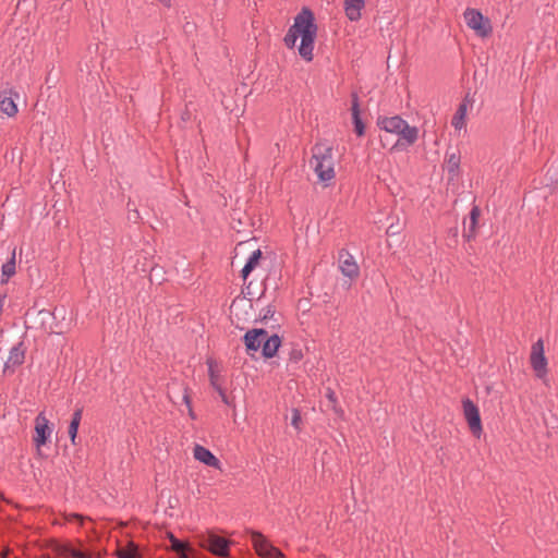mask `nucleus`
I'll list each match as a JSON object with an SVG mask.
<instances>
[{"mask_svg": "<svg viewBox=\"0 0 558 558\" xmlns=\"http://www.w3.org/2000/svg\"><path fill=\"white\" fill-rule=\"evenodd\" d=\"M219 396H220V398H221V400H222V402H223L225 404H227V405H229V404H230L229 399H228V397H227V395H226V392H225V391H220V395H219Z\"/></svg>", "mask_w": 558, "mask_h": 558, "instance_id": "31", "label": "nucleus"}, {"mask_svg": "<svg viewBox=\"0 0 558 558\" xmlns=\"http://www.w3.org/2000/svg\"><path fill=\"white\" fill-rule=\"evenodd\" d=\"M310 166L318 181L326 186L329 185L336 175L332 148L327 144H316L312 148Z\"/></svg>", "mask_w": 558, "mask_h": 558, "instance_id": "3", "label": "nucleus"}, {"mask_svg": "<svg viewBox=\"0 0 558 558\" xmlns=\"http://www.w3.org/2000/svg\"><path fill=\"white\" fill-rule=\"evenodd\" d=\"M159 2H161L162 4H165L166 7H170V3H171V0H158Z\"/></svg>", "mask_w": 558, "mask_h": 558, "instance_id": "34", "label": "nucleus"}, {"mask_svg": "<svg viewBox=\"0 0 558 558\" xmlns=\"http://www.w3.org/2000/svg\"><path fill=\"white\" fill-rule=\"evenodd\" d=\"M267 337L265 329H252L244 335V343L248 351L260 349L264 339Z\"/></svg>", "mask_w": 558, "mask_h": 558, "instance_id": "14", "label": "nucleus"}, {"mask_svg": "<svg viewBox=\"0 0 558 558\" xmlns=\"http://www.w3.org/2000/svg\"><path fill=\"white\" fill-rule=\"evenodd\" d=\"M69 555L72 557V558H87V555L78 549H75V548H71L69 549Z\"/></svg>", "mask_w": 558, "mask_h": 558, "instance_id": "28", "label": "nucleus"}, {"mask_svg": "<svg viewBox=\"0 0 558 558\" xmlns=\"http://www.w3.org/2000/svg\"><path fill=\"white\" fill-rule=\"evenodd\" d=\"M214 389L220 395V391H225L219 384L213 385Z\"/></svg>", "mask_w": 558, "mask_h": 558, "instance_id": "33", "label": "nucleus"}, {"mask_svg": "<svg viewBox=\"0 0 558 558\" xmlns=\"http://www.w3.org/2000/svg\"><path fill=\"white\" fill-rule=\"evenodd\" d=\"M447 169L450 173H456L460 166V156L457 153H447Z\"/></svg>", "mask_w": 558, "mask_h": 558, "instance_id": "24", "label": "nucleus"}, {"mask_svg": "<svg viewBox=\"0 0 558 558\" xmlns=\"http://www.w3.org/2000/svg\"><path fill=\"white\" fill-rule=\"evenodd\" d=\"M531 367L535 373V376L538 379H542L544 384H547V373H548V362L544 354V342L542 339H538L533 343L531 355H530Z\"/></svg>", "mask_w": 558, "mask_h": 558, "instance_id": "4", "label": "nucleus"}, {"mask_svg": "<svg viewBox=\"0 0 558 558\" xmlns=\"http://www.w3.org/2000/svg\"><path fill=\"white\" fill-rule=\"evenodd\" d=\"M251 541L257 554L264 558H282L283 554L272 546L266 537L259 533L252 531Z\"/></svg>", "mask_w": 558, "mask_h": 558, "instance_id": "7", "label": "nucleus"}, {"mask_svg": "<svg viewBox=\"0 0 558 558\" xmlns=\"http://www.w3.org/2000/svg\"><path fill=\"white\" fill-rule=\"evenodd\" d=\"M269 315H270V316H272V315H274V312H271L270 310H268V311L266 312V314L264 315V318H268V316H269Z\"/></svg>", "mask_w": 558, "mask_h": 558, "instance_id": "36", "label": "nucleus"}, {"mask_svg": "<svg viewBox=\"0 0 558 558\" xmlns=\"http://www.w3.org/2000/svg\"><path fill=\"white\" fill-rule=\"evenodd\" d=\"M16 248L14 247L11 257L1 267V283H7L16 272Z\"/></svg>", "mask_w": 558, "mask_h": 558, "instance_id": "18", "label": "nucleus"}, {"mask_svg": "<svg viewBox=\"0 0 558 558\" xmlns=\"http://www.w3.org/2000/svg\"><path fill=\"white\" fill-rule=\"evenodd\" d=\"M303 359V351L299 345H293L289 351V363L299 364Z\"/></svg>", "mask_w": 558, "mask_h": 558, "instance_id": "26", "label": "nucleus"}, {"mask_svg": "<svg viewBox=\"0 0 558 558\" xmlns=\"http://www.w3.org/2000/svg\"><path fill=\"white\" fill-rule=\"evenodd\" d=\"M339 268L342 275L350 279L356 278L360 272L353 255L347 251H341L339 254Z\"/></svg>", "mask_w": 558, "mask_h": 558, "instance_id": "12", "label": "nucleus"}, {"mask_svg": "<svg viewBox=\"0 0 558 558\" xmlns=\"http://www.w3.org/2000/svg\"><path fill=\"white\" fill-rule=\"evenodd\" d=\"M380 130L387 133L399 135L400 138L392 146V149H403L413 145L418 138V129L411 126L400 116L380 117L377 120Z\"/></svg>", "mask_w": 558, "mask_h": 558, "instance_id": "2", "label": "nucleus"}, {"mask_svg": "<svg viewBox=\"0 0 558 558\" xmlns=\"http://www.w3.org/2000/svg\"><path fill=\"white\" fill-rule=\"evenodd\" d=\"M193 456L197 461L204 463L207 466L215 469L220 468L219 459L209 449L202 445H195L193 449Z\"/></svg>", "mask_w": 558, "mask_h": 558, "instance_id": "13", "label": "nucleus"}, {"mask_svg": "<svg viewBox=\"0 0 558 558\" xmlns=\"http://www.w3.org/2000/svg\"><path fill=\"white\" fill-rule=\"evenodd\" d=\"M20 93L14 87H4L0 90V111L8 118H13L19 112Z\"/></svg>", "mask_w": 558, "mask_h": 558, "instance_id": "6", "label": "nucleus"}, {"mask_svg": "<svg viewBox=\"0 0 558 558\" xmlns=\"http://www.w3.org/2000/svg\"><path fill=\"white\" fill-rule=\"evenodd\" d=\"M25 353L26 348L24 343L21 341L13 345L9 352V356L4 363V372L11 371L14 372V369L22 365L25 360Z\"/></svg>", "mask_w": 558, "mask_h": 558, "instance_id": "11", "label": "nucleus"}, {"mask_svg": "<svg viewBox=\"0 0 558 558\" xmlns=\"http://www.w3.org/2000/svg\"><path fill=\"white\" fill-rule=\"evenodd\" d=\"M118 558H141V555L137 551V548L130 544L126 547H121L117 551Z\"/></svg>", "mask_w": 558, "mask_h": 558, "instance_id": "23", "label": "nucleus"}, {"mask_svg": "<svg viewBox=\"0 0 558 558\" xmlns=\"http://www.w3.org/2000/svg\"><path fill=\"white\" fill-rule=\"evenodd\" d=\"M462 405L464 417L468 421L471 432L474 436L480 437L482 433V423L478 408L470 399L463 400Z\"/></svg>", "mask_w": 558, "mask_h": 558, "instance_id": "8", "label": "nucleus"}, {"mask_svg": "<svg viewBox=\"0 0 558 558\" xmlns=\"http://www.w3.org/2000/svg\"><path fill=\"white\" fill-rule=\"evenodd\" d=\"M4 299H5V295H0V313H1V312H2V310H3Z\"/></svg>", "mask_w": 558, "mask_h": 558, "instance_id": "32", "label": "nucleus"}, {"mask_svg": "<svg viewBox=\"0 0 558 558\" xmlns=\"http://www.w3.org/2000/svg\"><path fill=\"white\" fill-rule=\"evenodd\" d=\"M230 542L216 534H208L203 541L202 546L217 556L226 557L229 555Z\"/></svg>", "mask_w": 558, "mask_h": 558, "instance_id": "10", "label": "nucleus"}, {"mask_svg": "<svg viewBox=\"0 0 558 558\" xmlns=\"http://www.w3.org/2000/svg\"><path fill=\"white\" fill-rule=\"evenodd\" d=\"M208 374L211 386L218 384V375L216 374L211 362H208Z\"/></svg>", "mask_w": 558, "mask_h": 558, "instance_id": "27", "label": "nucleus"}, {"mask_svg": "<svg viewBox=\"0 0 558 558\" xmlns=\"http://www.w3.org/2000/svg\"><path fill=\"white\" fill-rule=\"evenodd\" d=\"M82 415H83V410L76 409L73 412L70 424H69L68 433H69L70 439H71V442L73 445L76 444L77 430H78V427H80V424L82 421Z\"/></svg>", "mask_w": 558, "mask_h": 558, "instance_id": "20", "label": "nucleus"}, {"mask_svg": "<svg viewBox=\"0 0 558 558\" xmlns=\"http://www.w3.org/2000/svg\"><path fill=\"white\" fill-rule=\"evenodd\" d=\"M183 400L185 401V403L187 404V407L191 409V407H190V399H189V396H187V395H184V396H183Z\"/></svg>", "mask_w": 558, "mask_h": 558, "instance_id": "35", "label": "nucleus"}, {"mask_svg": "<svg viewBox=\"0 0 558 558\" xmlns=\"http://www.w3.org/2000/svg\"><path fill=\"white\" fill-rule=\"evenodd\" d=\"M351 111H352V120H353L355 133L359 136H362V135H364V132H365V125L360 116L359 97H357V94H355V93L352 94Z\"/></svg>", "mask_w": 558, "mask_h": 558, "instance_id": "17", "label": "nucleus"}, {"mask_svg": "<svg viewBox=\"0 0 558 558\" xmlns=\"http://www.w3.org/2000/svg\"><path fill=\"white\" fill-rule=\"evenodd\" d=\"M262 257L260 250H255L252 252L250 257L247 258L244 267L241 270L242 278L245 280L247 276L253 271V269L257 266L259 259Z\"/></svg>", "mask_w": 558, "mask_h": 558, "instance_id": "21", "label": "nucleus"}, {"mask_svg": "<svg viewBox=\"0 0 558 558\" xmlns=\"http://www.w3.org/2000/svg\"><path fill=\"white\" fill-rule=\"evenodd\" d=\"M463 15L468 27L473 29L478 36L487 37L492 33L490 21L478 10L466 9Z\"/></svg>", "mask_w": 558, "mask_h": 558, "instance_id": "5", "label": "nucleus"}, {"mask_svg": "<svg viewBox=\"0 0 558 558\" xmlns=\"http://www.w3.org/2000/svg\"><path fill=\"white\" fill-rule=\"evenodd\" d=\"M170 542H171V548L181 557V558H187V550L189 545L179 538H177L174 535L170 534Z\"/></svg>", "mask_w": 558, "mask_h": 558, "instance_id": "22", "label": "nucleus"}, {"mask_svg": "<svg viewBox=\"0 0 558 558\" xmlns=\"http://www.w3.org/2000/svg\"><path fill=\"white\" fill-rule=\"evenodd\" d=\"M468 105H469V100L468 98H465L458 107L452 120H451V124L452 126L460 131L462 129L465 128V117H466V113H468Z\"/></svg>", "mask_w": 558, "mask_h": 558, "instance_id": "19", "label": "nucleus"}, {"mask_svg": "<svg viewBox=\"0 0 558 558\" xmlns=\"http://www.w3.org/2000/svg\"><path fill=\"white\" fill-rule=\"evenodd\" d=\"M480 217V209L477 206H474L470 211V225L469 231L464 234L469 240L472 238V233L477 225V219Z\"/></svg>", "mask_w": 558, "mask_h": 558, "instance_id": "25", "label": "nucleus"}, {"mask_svg": "<svg viewBox=\"0 0 558 558\" xmlns=\"http://www.w3.org/2000/svg\"><path fill=\"white\" fill-rule=\"evenodd\" d=\"M301 417H300V413L295 410L293 412V416H292V421H291V424L294 426V427H299V422H300Z\"/></svg>", "mask_w": 558, "mask_h": 558, "instance_id": "29", "label": "nucleus"}, {"mask_svg": "<svg viewBox=\"0 0 558 558\" xmlns=\"http://www.w3.org/2000/svg\"><path fill=\"white\" fill-rule=\"evenodd\" d=\"M281 339L278 335H272L270 337H266L262 343V353L265 357L271 359L274 357L278 349L280 348Z\"/></svg>", "mask_w": 558, "mask_h": 558, "instance_id": "16", "label": "nucleus"}, {"mask_svg": "<svg viewBox=\"0 0 558 558\" xmlns=\"http://www.w3.org/2000/svg\"><path fill=\"white\" fill-rule=\"evenodd\" d=\"M52 434V427L49 426V421L44 412H40L35 418V436L34 444L36 448L46 445Z\"/></svg>", "mask_w": 558, "mask_h": 558, "instance_id": "9", "label": "nucleus"}, {"mask_svg": "<svg viewBox=\"0 0 558 558\" xmlns=\"http://www.w3.org/2000/svg\"><path fill=\"white\" fill-rule=\"evenodd\" d=\"M366 0H344V13L349 21L356 22L362 17Z\"/></svg>", "mask_w": 558, "mask_h": 558, "instance_id": "15", "label": "nucleus"}, {"mask_svg": "<svg viewBox=\"0 0 558 558\" xmlns=\"http://www.w3.org/2000/svg\"><path fill=\"white\" fill-rule=\"evenodd\" d=\"M327 398L331 401V402H336V395L335 392L331 390V389H328L327 391Z\"/></svg>", "mask_w": 558, "mask_h": 558, "instance_id": "30", "label": "nucleus"}, {"mask_svg": "<svg viewBox=\"0 0 558 558\" xmlns=\"http://www.w3.org/2000/svg\"><path fill=\"white\" fill-rule=\"evenodd\" d=\"M317 35V25L313 12L308 8H303L294 17L293 24L288 29L283 41L292 49L300 37L299 54L305 61L313 60L314 43Z\"/></svg>", "mask_w": 558, "mask_h": 558, "instance_id": "1", "label": "nucleus"}]
</instances>
